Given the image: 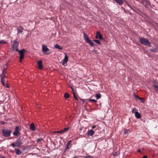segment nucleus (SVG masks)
Wrapping results in <instances>:
<instances>
[{
    "label": "nucleus",
    "mask_w": 158,
    "mask_h": 158,
    "mask_svg": "<svg viewBox=\"0 0 158 158\" xmlns=\"http://www.w3.org/2000/svg\"><path fill=\"white\" fill-rule=\"evenodd\" d=\"M139 41L142 44L149 47L151 46V43L147 38L140 37L139 39Z\"/></svg>",
    "instance_id": "f257e3e1"
},
{
    "label": "nucleus",
    "mask_w": 158,
    "mask_h": 158,
    "mask_svg": "<svg viewBox=\"0 0 158 158\" xmlns=\"http://www.w3.org/2000/svg\"><path fill=\"white\" fill-rule=\"evenodd\" d=\"M16 51L17 52H18L20 54V56H19L20 61H19V62L21 63L22 62V60L24 58V53L26 52V51L24 49H23L22 50H19L18 48H16Z\"/></svg>",
    "instance_id": "f03ea898"
},
{
    "label": "nucleus",
    "mask_w": 158,
    "mask_h": 158,
    "mask_svg": "<svg viewBox=\"0 0 158 158\" xmlns=\"http://www.w3.org/2000/svg\"><path fill=\"white\" fill-rule=\"evenodd\" d=\"M2 131L3 135L7 137L10 136L12 133L11 130H9L7 129H3Z\"/></svg>",
    "instance_id": "7ed1b4c3"
},
{
    "label": "nucleus",
    "mask_w": 158,
    "mask_h": 158,
    "mask_svg": "<svg viewBox=\"0 0 158 158\" xmlns=\"http://www.w3.org/2000/svg\"><path fill=\"white\" fill-rule=\"evenodd\" d=\"M21 129L18 126H16L14 129V131L13 133V135L16 136H18L21 134L20 131Z\"/></svg>",
    "instance_id": "20e7f679"
},
{
    "label": "nucleus",
    "mask_w": 158,
    "mask_h": 158,
    "mask_svg": "<svg viewBox=\"0 0 158 158\" xmlns=\"http://www.w3.org/2000/svg\"><path fill=\"white\" fill-rule=\"evenodd\" d=\"M19 44V41H18V40H15L13 41L12 44V48L13 51L15 50H16V48H18Z\"/></svg>",
    "instance_id": "39448f33"
},
{
    "label": "nucleus",
    "mask_w": 158,
    "mask_h": 158,
    "mask_svg": "<svg viewBox=\"0 0 158 158\" xmlns=\"http://www.w3.org/2000/svg\"><path fill=\"white\" fill-rule=\"evenodd\" d=\"M42 50L44 54H49L50 53L49 49L47 47V45L45 44L42 45Z\"/></svg>",
    "instance_id": "423d86ee"
},
{
    "label": "nucleus",
    "mask_w": 158,
    "mask_h": 158,
    "mask_svg": "<svg viewBox=\"0 0 158 158\" xmlns=\"http://www.w3.org/2000/svg\"><path fill=\"white\" fill-rule=\"evenodd\" d=\"M23 139V138L22 139L21 137V136H19L16 139V141L15 142L18 147L20 146L23 144V143L21 142V140H22Z\"/></svg>",
    "instance_id": "0eeeda50"
},
{
    "label": "nucleus",
    "mask_w": 158,
    "mask_h": 158,
    "mask_svg": "<svg viewBox=\"0 0 158 158\" xmlns=\"http://www.w3.org/2000/svg\"><path fill=\"white\" fill-rule=\"evenodd\" d=\"M68 56L65 53L64 58L62 60V65L64 66H66L67 64V62L68 61Z\"/></svg>",
    "instance_id": "6e6552de"
},
{
    "label": "nucleus",
    "mask_w": 158,
    "mask_h": 158,
    "mask_svg": "<svg viewBox=\"0 0 158 158\" xmlns=\"http://www.w3.org/2000/svg\"><path fill=\"white\" fill-rule=\"evenodd\" d=\"M142 4L146 7L150 5L149 1L148 0H141Z\"/></svg>",
    "instance_id": "1a4fd4ad"
},
{
    "label": "nucleus",
    "mask_w": 158,
    "mask_h": 158,
    "mask_svg": "<svg viewBox=\"0 0 158 158\" xmlns=\"http://www.w3.org/2000/svg\"><path fill=\"white\" fill-rule=\"evenodd\" d=\"M38 65V68L40 69H43L42 61L41 60L37 62Z\"/></svg>",
    "instance_id": "9d476101"
},
{
    "label": "nucleus",
    "mask_w": 158,
    "mask_h": 158,
    "mask_svg": "<svg viewBox=\"0 0 158 158\" xmlns=\"http://www.w3.org/2000/svg\"><path fill=\"white\" fill-rule=\"evenodd\" d=\"M24 28L22 26H19L17 28V34L22 33L23 31Z\"/></svg>",
    "instance_id": "9b49d317"
},
{
    "label": "nucleus",
    "mask_w": 158,
    "mask_h": 158,
    "mask_svg": "<svg viewBox=\"0 0 158 158\" xmlns=\"http://www.w3.org/2000/svg\"><path fill=\"white\" fill-rule=\"evenodd\" d=\"M15 150L16 154L18 155H21L22 153V151H21L19 149L15 148Z\"/></svg>",
    "instance_id": "f8f14e48"
},
{
    "label": "nucleus",
    "mask_w": 158,
    "mask_h": 158,
    "mask_svg": "<svg viewBox=\"0 0 158 158\" xmlns=\"http://www.w3.org/2000/svg\"><path fill=\"white\" fill-rule=\"evenodd\" d=\"M94 131L92 130H89L87 132V134L89 136H92L94 133Z\"/></svg>",
    "instance_id": "ddd939ff"
},
{
    "label": "nucleus",
    "mask_w": 158,
    "mask_h": 158,
    "mask_svg": "<svg viewBox=\"0 0 158 158\" xmlns=\"http://www.w3.org/2000/svg\"><path fill=\"white\" fill-rule=\"evenodd\" d=\"M135 117L137 118H140L141 117V116L140 114L138 111H135Z\"/></svg>",
    "instance_id": "4468645a"
},
{
    "label": "nucleus",
    "mask_w": 158,
    "mask_h": 158,
    "mask_svg": "<svg viewBox=\"0 0 158 158\" xmlns=\"http://www.w3.org/2000/svg\"><path fill=\"white\" fill-rule=\"evenodd\" d=\"M96 35L98 36V37L100 40H102L103 39V37L100 34V33L99 31H97L96 33Z\"/></svg>",
    "instance_id": "2eb2a0df"
},
{
    "label": "nucleus",
    "mask_w": 158,
    "mask_h": 158,
    "mask_svg": "<svg viewBox=\"0 0 158 158\" xmlns=\"http://www.w3.org/2000/svg\"><path fill=\"white\" fill-rule=\"evenodd\" d=\"M30 129L32 131H35V126L33 123H32L30 125Z\"/></svg>",
    "instance_id": "dca6fc26"
},
{
    "label": "nucleus",
    "mask_w": 158,
    "mask_h": 158,
    "mask_svg": "<svg viewBox=\"0 0 158 158\" xmlns=\"http://www.w3.org/2000/svg\"><path fill=\"white\" fill-rule=\"evenodd\" d=\"M71 143H72V140H69L67 144V146L66 147V149H65L66 150L69 149V148H70L69 146Z\"/></svg>",
    "instance_id": "f3484780"
},
{
    "label": "nucleus",
    "mask_w": 158,
    "mask_h": 158,
    "mask_svg": "<svg viewBox=\"0 0 158 158\" xmlns=\"http://www.w3.org/2000/svg\"><path fill=\"white\" fill-rule=\"evenodd\" d=\"M84 38L85 40V41L86 42L89 39V38L88 36L87 35L85 34L84 32L83 33Z\"/></svg>",
    "instance_id": "a211bd4d"
},
{
    "label": "nucleus",
    "mask_w": 158,
    "mask_h": 158,
    "mask_svg": "<svg viewBox=\"0 0 158 158\" xmlns=\"http://www.w3.org/2000/svg\"><path fill=\"white\" fill-rule=\"evenodd\" d=\"M86 42L88 43L89 44V45H90L92 47H94V43H93L90 39L88 40Z\"/></svg>",
    "instance_id": "6ab92c4d"
},
{
    "label": "nucleus",
    "mask_w": 158,
    "mask_h": 158,
    "mask_svg": "<svg viewBox=\"0 0 158 158\" xmlns=\"http://www.w3.org/2000/svg\"><path fill=\"white\" fill-rule=\"evenodd\" d=\"M114 1L118 3L119 5H122L123 2V0H114Z\"/></svg>",
    "instance_id": "aec40b11"
},
{
    "label": "nucleus",
    "mask_w": 158,
    "mask_h": 158,
    "mask_svg": "<svg viewBox=\"0 0 158 158\" xmlns=\"http://www.w3.org/2000/svg\"><path fill=\"white\" fill-rule=\"evenodd\" d=\"M54 47L55 48H57L60 50H62L63 49V48L61 47H60V46L58 44H56L55 45Z\"/></svg>",
    "instance_id": "412c9836"
},
{
    "label": "nucleus",
    "mask_w": 158,
    "mask_h": 158,
    "mask_svg": "<svg viewBox=\"0 0 158 158\" xmlns=\"http://www.w3.org/2000/svg\"><path fill=\"white\" fill-rule=\"evenodd\" d=\"M153 86L154 87V89L156 91V93H158V86L154 85H153Z\"/></svg>",
    "instance_id": "4be33fe9"
},
{
    "label": "nucleus",
    "mask_w": 158,
    "mask_h": 158,
    "mask_svg": "<svg viewBox=\"0 0 158 158\" xmlns=\"http://www.w3.org/2000/svg\"><path fill=\"white\" fill-rule=\"evenodd\" d=\"M150 51L152 52H157V50L156 48H152L150 49Z\"/></svg>",
    "instance_id": "5701e85b"
},
{
    "label": "nucleus",
    "mask_w": 158,
    "mask_h": 158,
    "mask_svg": "<svg viewBox=\"0 0 158 158\" xmlns=\"http://www.w3.org/2000/svg\"><path fill=\"white\" fill-rule=\"evenodd\" d=\"M96 97L97 99L100 98L101 97V94L100 93H98L96 95Z\"/></svg>",
    "instance_id": "b1692460"
},
{
    "label": "nucleus",
    "mask_w": 158,
    "mask_h": 158,
    "mask_svg": "<svg viewBox=\"0 0 158 158\" xmlns=\"http://www.w3.org/2000/svg\"><path fill=\"white\" fill-rule=\"evenodd\" d=\"M64 96L65 98H68L69 97V94L66 93L65 94Z\"/></svg>",
    "instance_id": "393cba45"
},
{
    "label": "nucleus",
    "mask_w": 158,
    "mask_h": 158,
    "mask_svg": "<svg viewBox=\"0 0 158 158\" xmlns=\"http://www.w3.org/2000/svg\"><path fill=\"white\" fill-rule=\"evenodd\" d=\"M1 82L3 85H5V80L4 78H1Z\"/></svg>",
    "instance_id": "a878e982"
},
{
    "label": "nucleus",
    "mask_w": 158,
    "mask_h": 158,
    "mask_svg": "<svg viewBox=\"0 0 158 158\" xmlns=\"http://www.w3.org/2000/svg\"><path fill=\"white\" fill-rule=\"evenodd\" d=\"M69 129V127H65L64 129L62 130L63 133L68 131Z\"/></svg>",
    "instance_id": "bb28decb"
},
{
    "label": "nucleus",
    "mask_w": 158,
    "mask_h": 158,
    "mask_svg": "<svg viewBox=\"0 0 158 158\" xmlns=\"http://www.w3.org/2000/svg\"><path fill=\"white\" fill-rule=\"evenodd\" d=\"M94 41L98 44H99V45H101V43L100 42L99 40H94Z\"/></svg>",
    "instance_id": "cd10ccee"
},
{
    "label": "nucleus",
    "mask_w": 158,
    "mask_h": 158,
    "mask_svg": "<svg viewBox=\"0 0 158 158\" xmlns=\"http://www.w3.org/2000/svg\"><path fill=\"white\" fill-rule=\"evenodd\" d=\"M11 146L13 147H18V146L16 145L15 142V143H13L11 144Z\"/></svg>",
    "instance_id": "c85d7f7f"
},
{
    "label": "nucleus",
    "mask_w": 158,
    "mask_h": 158,
    "mask_svg": "<svg viewBox=\"0 0 158 158\" xmlns=\"http://www.w3.org/2000/svg\"><path fill=\"white\" fill-rule=\"evenodd\" d=\"M6 43H7V42L3 40H1L0 41V44H6Z\"/></svg>",
    "instance_id": "c756f323"
},
{
    "label": "nucleus",
    "mask_w": 158,
    "mask_h": 158,
    "mask_svg": "<svg viewBox=\"0 0 158 158\" xmlns=\"http://www.w3.org/2000/svg\"><path fill=\"white\" fill-rule=\"evenodd\" d=\"M73 97H74V98L76 100H78V98L77 97L74 91H73Z\"/></svg>",
    "instance_id": "7c9ffc66"
},
{
    "label": "nucleus",
    "mask_w": 158,
    "mask_h": 158,
    "mask_svg": "<svg viewBox=\"0 0 158 158\" xmlns=\"http://www.w3.org/2000/svg\"><path fill=\"white\" fill-rule=\"evenodd\" d=\"M137 110L136 108H134L132 111V113L135 114V111H136V110Z\"/></svg>",
    "instance_id": "2f4dec72"
},
{
    "label": "nucleus",
    "mask_w": 158,
    "mask_h": 158,
    "mask_svg": "<svg viewBox=\"0 0 158 158\" xmlns=\"http://www.w3.org/2000/svg\"><path fill=\"white\" fill-rule=\"evenodd\" d=\"M89 102H97V100H94V99H89Z\"/></svg>",
    "instance_id": "473e14b6"
},
{
    "label": "nucleus",
    "mask_w": 158,
    "mask_h": 158,
    "mask_svg": "<svg viewBox=\"0 0 158 158\" xmlns=\"http://www.w3.org/2000/svg\"><path fill=\"white\" fill-rule=\"evenodd\" d=\"M84 158H93V156H89V155L84 156Z\"/></svg>",
    "instance_id": "72a5a7b5"
},
{
    "label": "nucleus",
    "mask_w": 158,
    "mask_h": 158,
    "mask_svg": "<svg viewBox=\"0 0 158 158\" xmlns=\"http://www.w3.org/2000/svg\"><path fill=\"white\" fill-rule=\"evenodd\" d=\"M56 132L57 133H60V134H62L63 133L62 130H61L60 131H56Z\"/></svg>",
    "instance_id": "f704fd0d"
},
{
    "label": "nucleus",
    "mask_w": 158,
    "mask_h": 158,
    "mask_svg": "<svg viewBox=\"0 0 158 158\" xmlns=\"http://www.w3.org/2000/svg\"><path fill=\"white\" fill-rule=\"evenodd\" d=\"M5 77V74H4L2 73V74L1 75V78H4V77Z\"/></svg>",
    "instance_id": "c9c22d12"
},
{
    "label": "nucleus",
    "mask_w": 158,
    "mask_h": 158,
    "mask_svg": "<svg viewBox=\"0 0 158 158\" xmlns=\"http://www.w3.org/2000/svg\"><path fill=\"white\" fill-rule=\"evenodd\" d=\"M43 140V139L41 138H40L39 139H38L37 141V142L38 143H39L40 141H41Z\"/></svg>",
    "instance_id": "e433bc0d"
},
{
    "label": "nucleus",
    "mask_w": 158,
    "mask_h": 158,
    "mask_svg": "<svg viewBox=\"0 0 158 158\" xmlns=\"http://www.w3.org/2000/svg\"><path fill=\"white\" fill-rule=\"evenodd\" d=\"M6 73V71H4V70H2V73L4 74H5Z\"/></svg>",
    "instance_id": "4c0bfd02"
},
{
    "label": "nucleus",
    "mask_w": 158,
    "mask_h": 158,
    "mask_svg": "<svg viewBox=\"0 0 158 158\" xmlns=\"http://www.w3.org/2000/svg\"><path fill=\"white\" fill-rule=\"evenodd\" d=\"M142 158H148V156H144Z\"/></svg>",
    "instance_id": "58836bf2"
},
{
    "label": "nucleus",
    "mask_w": 158,
    "mask_h": 158,
    "mask_svg": "<svg viewBox=\"0 0 158 158\" xmlns=\"http://www.w3.org/2000/svg\"><path fill=\"white\" fill-rule=\"evenodd\" d=\"M135 97H136V98H139V99H141V98H139V97L138 96H137V95H135Z\"/></svg>",
    "instance_id": "ea45409f"
},
{
    "label": "nucleus",
    "mask_w": 158,
    "mask_h": 158,
    "mask_svg": "<svg viewBox=\"0 0 158 158\" xmlns=\"http://www.w3.org/2000/svg\"><path fill=\"white\" fill-rule=\"evenodd\" d=\"M127 130H125L124 131V133L125 134H126V133H127Z\"/></svg>",
    "instance_id": "a19ab883"
},
{
    "label": "nucleus",
    "mask_w": 158,
    "mask_h": 158,
    "mask_svg": "<svg viewBox=\"0 0 158 158\" xmlns=\"http://www.w3.org/2000/svg\"><path fill=\"white\" fill-rule=\"evenodd\" d=\"M98 38V35H96V36H95V39H97Z\"/></svg>",
    "instance_id": "79ce46f5"
},
{
    "label": "nucleus",
    "mask_w": 158,
    "mask_h": 158,
    "mask_svg": "<svg viewBox=\"0 0 158 158\" xmlns=\"http://www.w3.org/2000/svg\"><path fill=\"white\" fill-rule=\"evenodd\" d=\"M96 127V126H93L92 127V128H93V129H94V128H95Z\"/></svg>",
    "instance_id": "37998d69"
},
{
    "label": "nucleus",
    "mask_w": 158,
    "mask_h": 158,
    "mask_svg": "<svg viewBox=\"0 0 158 158\" xmlns=\"http://www.w3.org/2000/svg\"><path fill=\"white\" fill-rule=\"evenodd\" d=\"M138 152H141V150L140 149H139L138 150Z\"/></svg>",
    "instance_id": "c03bdc74"
},
{
    "label": "nucleus",
    "mask_w": 158,
    "mask_h": 158,
    "mask_svg": "<svg viewBox=\"0 0 158 158\" xmlns=\"http://www.w3.org/2000/svg\"><path fill=\"white\" fill-rule=\"evenodd\" d=\"M1 123L2 124H5V122H2Z\"/></svg>",
    "instance_id": "a18cd8bd"
},
{
    "label": "nucleus",
    "mask_w": 158,
    "mask_h": 158,
    "mask_svg": "<svg viewBox=\"0 0 158 158\" xmlns=\"http://www.w3.org/2000/svg\"><path fill=\"white\" fill-rule=\"evenodd\" d=\"M6 68H4V69H3V70H4V71H6Z\"/></svg>",
    "instance_id": "49530a36"
},
{
    "label": "nucleus",
    "mask_w": 158,
    "mask_h": 158,
    "mask_svg": "<svg viewBox=\"0 0 158 158\" xmlns=\"http://www.w3.org/2000/svg\"><path fill=\"white\" fill-rule=\"evenodd\" d=\"M6 86L7 88H9V86L8 85H6Z\"/></svg>",
    "instance_id": "de8ad7c7"
},
{
    "label": "nucleus",
    "mask_w": 158,
    "mask_h": 158,
    "mask_svg": "<svg viewBox=\"0 0 158 158\" xmlns=\"http://www.w3.org/2000/svg\"><path fill=\"white\" fill-rule=\"evenodd\" d=\"M1 158H6L4 156H2L1 157Z\"/></svg>",
    "instance_id": "09e8293b"
},
{
    "label": "nucleus",
    "mask_w": 158,
    "mask_h": 158,
    "mask_svg": "<svg viewBox=\"0 0 158 158\" xmlns=\"http://www.w3.org/2000/svg\"><path fill=\"white\" fill-rule=\"evenodd\" d=\"M56 131H53L52 132L53 133H56Z\"/></svg>",
    "instance_id": "8fccbe9b"
},
{
    "label": "nucleus",
    "mask_w": 158,
    "mask_h": 158,
    "mask_svg": "<svg viewBox=\"0 0 158 158\" xmlns=\"http://www.w3.org/2000/svg\"><path fill=\"white\" fill-rule=\"evenodd\" d=\"M93 51L94 52H96V50H94Z\"/></svg>",
    "instance_id": "3c124183"
},
{
    "label": "nucleus",
    "mask_w": 158,
    "mask_h": 158,
    "mask_svg": "<svg viewBox=\"0 0 158 158\" xmlns=\"http://www.w3.org/2000/svg\"><path fill=\"white\" fill-rule=\"evenodd\" d=\"M73 158H78V157L76 156H75Z\"/></svg>",
    "instance_id": "603ef678"
},
{
    "label": "nucleus",
    "mask_w": 158,
    "mask_h": 158,
    "mask_svg": "<svg viewBox=\"0 0 158 158\" xmlns=\"http://www.w3.org/2000/svg\"><path fill=\"white\" fill-rule=\"evenodd\" d=\"M72 90L73 91V89L72 88Z\"/></svg>",
    "instance_id": "864d4df0"
},
{
    "label": "nucleus",
    "mask_w": 158,
    "mask_h": 158,
    "mask_svg": "<svg viewBox=\"0 0 158 158\" xmlns=\"http://www.w3.org/2000/svg\"><path fill=\"white\" fill-rule=\"evenodd\" d=\"M129 7H131V8L130 6H129Z\"/></svg>",
    "instance_id": "5fc2aeb1"
}]
</instances>
